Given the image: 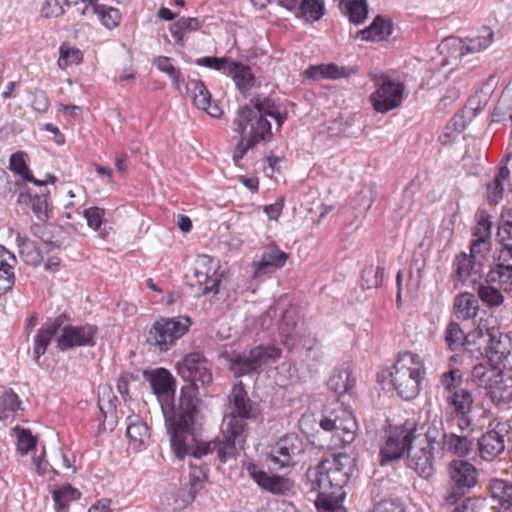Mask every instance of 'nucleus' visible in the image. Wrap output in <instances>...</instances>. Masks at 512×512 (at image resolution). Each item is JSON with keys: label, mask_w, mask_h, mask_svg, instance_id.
I'll use <instances>...</instances> for the list:
<instances>
[{"label": "nucleus", "mask_w": 512, "mask_h": 512, "mask_svg": "<svg viewBox=\"0 0 512 512\" xmlns=\"http://www.w3.org/2000/svg\"><path fill=\"white\" fill-rule=\"evenodd\" d=\"M178 375L186 384L181 388L176 415L168 418L174 431L172 436V452L180 460H184L189 447L195 442V423L199 413L198 390L213 381L211 364L200 352H190L176 364Z\"/></svg>", "instance_id": "obj_1"}, {"label": "nucleus", "mask_w": 512, "mask_h": 512, "mask_svg": "<svg viewBox=\"0 0 512 512\" xmlns=\"http://www.w3.org/2000/svg\"><path fill=\"white\" fill-rule=\"evenodd\" d=\"M230 400L233 404L227 429L223 433L222 440L210 442H195L189 447L188 454L196 459H201L209 454L216 453L221 463L233 458L237 454L236 443L244 441V432L247 427L246 419L256 418L259 414L258 406L253 403L244 388L242 382L235 384L230 394Z\"/></svg>", "instance_id": "obj_2"}, {"label": "nucleus", "mask_w": 512, "mask_h": 512, "mask_svg": "<svg viewBox=\"0 0 512 512\" xmlns=\"http://www.w3.org/2000/svg\"><path fill=\"white\" fill-rule=\"evenodd\" d=\"M353 462L349 455L340 453L322 459L316 467L307 470L311 489L318 491L316 507L319 512H346L340 497L353 473Z\"/></svg>", "instance_id": "obj_3"}, {"label": "nucleus", "mask_w": 512, "mask_h": 512, "mask_svg": "<svg viewBox=\"0 0 512 512\" xmlns=\"http://www.w3.org/2000/svg\"><path fill=\"white\" fill-rule=\"evenodd\" d=\"M422 359L412 352L399 354L390 371V382L404 400L414 399L420 392V385L425 376Z\"/></svg>", "instance_id": "obj_4"}, {"label": "nucleus", "mask_w": 512, "mask_h": 512, "mask_svg": "<svg viewBox=\"0 0 512 512\" xmlns=\"http://www.w3.org/2000/svg\"><path fill=\"white\" fill-rule=\"evenodd\" d=\"M418 427L413 421L400 425L389 426L383 444L380 446L378 458L381 466L389 465L408 455L413 442L420 437Z\"/></svg>", "instance_id": "obj_5"}, {"label": "nucleus", "mask_w": 512, "mask_h": 512, "mask_svg": "<svg viewBox=\"0 0 512 512\" xmlns=\"http://www.w3.org/2000/svg\"><path fill=\"white\" fill-rule=\"evenodd\" d=\"M191 325L188 316L159 317L149 328L146 343L154 351L167 352L188 333Z\"/></svg>", "instance_id": "obj_6"}, {"label": "nucleus", "mask_w": 512, "mask_h": 512, "mask_svg": "<svg viewBox=\"0 0 512 512\" xmlns=\"http://www.w3.org/2000/svg\"><path fill=\"white\" fill-rule=\"evenodd\" d=\"M440 436L438 430L428 426L424 436L415 440V445H412L407 455L408 466L422 478L428 479L434 474L435 460L442 456L439 446V439H442Z\"/></svg>", "instance_id": "obj_7"}, {"label": "nucleus", "mask_w": 512, "mask_h": 512, "mask_svg": "<svg viewBox=\"0 0 512 512\" xmlns=\"http://www.w3.org/2000/svg\"><path fill=\"white\" fill-rule=\"evenodd\" d=\"M281 355L280 349L272 345H259L249 351L225 352L222 357L227 361L229 370L235 377H242L254 372Z\"/></svg>", "instance_id": "obj_8"}, {"label": "nucleus", "mask_w": 512, "mask_h": 512, "mask_svg": "<svg viewBox=\"0 0 512 512\" xmlns=\"http://www.w3.org/2000/svg\"><path fill=\"white\" fill-rule=\"evenodd\" d=\"M468 339H475L474 355L486 357L493 365L500 364L510 354V338L498 329L473 331L469 333Z\"/></svg>", "instance_id": "obj_9"}, {"label": "nucleus", "mask_w": 512, "mask_h": 512, "mask_svg": "<svg viewBox=\"0 0 512 512\" xmlns=\"http://www.w3.org/2000/svg\"><path fill=\"white\" fill-rule=\"evenodd\" d=\"M276 111L275 102L270 98H252L249 105H245L237 112L234 119L235 132H243L247 127L256 130V127L267 126L269 138H273L271 124L267 116H271Z\"/></svg>", "instance_id": "obj_10"}, {"label": "nucleus", "mask_w": 512, "mask_h": 512, "mask_svg": "<svg viewBox=\"0 0 512 512\" xmlns=\"http://www.w3.org/2000/svg\"><path fill=\"white\" fill-rule=\"evenodd\" d=\"M376 87L370 95L374 110L378 113H387L402 104L405 86L402 82L393 80L385 75L372 78Z\"/></svg>", "instance_id": "obj_11"}, {"label": "nucleus", "mask_w": 512, "mask_h": 512, "mask_svg": "<svg viewBox=\"0 0 512 512\" xmlns=\"http://www.w3.org/2000/svg\"><path fill=\"white\" fill-rule=\"evenodd\" d=\"M150 385L161 404V409L165 418V425L170 436V445L172 446L173 430L171 429L168 418L176 415L178 407L174 408V379L170 372L164 368L157 369L150 377Z\"/></svg>", "instance_id": "obj_12"}, {"label": "nucleus", "mask_w": 512, "mask_h": 512, "mask_svg": "<svg viewBox=\"0 0 512 512\" xmlns=\"http://www.w3.org/2000/svg\"><path fill=\"white\" fill-rule=\"evenodd\" d=\"M60 329L61 333L56 338V347L61 352L77 347H93L96 344L98 327L94 324L65 325L64 323Z\"/></svg>", "instance_id": "obj_13"}, {"label": "nucleus", "mask_w": 512, "mask_h": 512, "mask_svg": "<svg viewBox=\"0 0 512 512\" xmlns=\"http://www.w3.org/2000/svg\"><path fill=\"white\" fill-rule=\"evenodd\" d=\"M304 450V442L297 434H286L271 446L270 467L273 469L292 467L296 463V457L301 455Z\"/></svg>", "instance_id": "obj_14"}, {"label": "nucleus", "mask_w": 512, "mask_h": 512, "mask_svg": "<svg viewBox=\"0 0 512 512\" xmlns=\"http://www.w3.org/2000/svg\"><path fill=\"white\" fill-rule=\"evenodd\" d=\"M320 426L326 431L333 432L336 442H340L342 446L349 445L355 440L358 427L353 413L346 409L323 416Z\"/></svg>", "instance_id": "obj_15"}, {"label": "nucleus", "mask_w": 512, "mask_h": 512, "mask_svg": "<svg viewBox=\"0 0 512 512\" xmlns=\"http://www.w3.org/2000/svg\"><path fill=\"white\" fill-rule=\"evenodd\" d=\"M451 478V492L446 497L450 503H455L457 498L463 496L477 482V470L465 460H453L449 465Z\"/></svg>", "instance_id": "obj_16"}, {"label": "nucleus", "mask_w": 512, "mask_h": 512, "mask_svg": "<svg viewBox=\"0 0 512 512\" xmlns=\"http://www.w3.org/2000/svg\"><path fill=\"white\" fill-rule=\"evenodd\" d=\"M69 320L67 314L62 313L56 317L48 318L33 338V359L39 362L42 355L46 353L52 339L57 335L60 328Z\"/></svg>", "instance_id": "obj_17"}, {"label": "nucleus", "mask_w": 512, "mask_h": 512, "mask_svg": "<svg viewBox=\"0 0 512 512\" xmlns=\"http://www.w3.org/2000/svg\"><path fill=\"white\" fill-rule=\"evenodd\" d=\"M487 282L498 284L504 291L512 290V249L502 246L498 263L486 274Z\"/></svg>", "instance_id": "obj_18"}, {"label": "nucleus", "mask_w": 512, "mask_h": 512, "mask_svg": "<svg viewBox=\"0 0 512 512\" xmlns=\"http://www.w3.org/2000/svg\"><path fill=\"white\" fill-rule=\"evenodd\" d=\"M288 258V254L277 246H268L262 253L258 262H253L254 277L259 278L271 274L282 268Z\"/></svg>", "instance_id": "obj_19"}, {"label": "nucleus", "mask_w": 512, "mask_h": 512, "mask_svg": "<svg viewBox=\"0 0 512 512\" xmlns=\"http://www.w3.org/2000/svg\"><path fill=\"white\" fill-rule=\"evenodd\" d=\"M268 125L256 127V130L249 128V131L246 132H237L240 135V139L233 153V160L235 164L243 159L248 150L255 147L257 144L261 142H269L272 139L269 138Z\"/></svg>", "instance_id": "obj_20"}, {"label": "nucleus", "mask_w": 512, "mask_h": 512, "mask_svg": "<svg viewBox=\"0 0 512 512\" xmlns=\"http://www.w3.org/2000/svg\"><path fill=\"white\" fill-rule=\"evenodd\" d=\"M247 470L249 475L261 488L273 494H283L290 489V482L287 478L278 475H269L260 470L255 464H249Z\"/></svg>", "instance_id": "obj_21"}, {"label": "nucleus", "mask_w": 512, "mask_h": 512, "mask_svg": "<svg viewBox=\"0 0 512 512\" xmlns=\"http://www.w3.org/2000/svg\"><path fill=\"white\" fill-rule=\"evenodd\" d=\"M453 268L455 280L465 283L469 278L476 282L477 277L481 278L485 274L486 267L462 252L455 257Z\"/></svg>", "instance_id": "obj_22"}, {"label": "nucleus", "mask_w": 512, "mask_h": 512, "mask_svg": "<svg viewBox=\"0 0 512 512\" xmlns=\"http://www.w3.org/2000/svg\"><path fill=\"white\" fill-rule=\"evenodd\" d=\"M429 426L434 427L441 434L440 437L442 439H439V446L442 455L444 451H448L459 456H464L471 450L472 442L467 437L444 432L441 422H432Z\"/></svg>", "instance_id": "obj_23"}, {"label": "nucleus", "mask_w": 512, "mask_h": 512, "mask_svg": "<svg viewBox=\"0 0 512 512\" xmlns=\"http://www.w3.org/2000/svg\"><path fill=\"white\" fill-rule=\"evenodd\" d=\"M48 196V190L32 195L29 190L24 189L19 193L17 202L22 207H30L39 221L46 222L51 217L47 202Z\"/></svg>", "instance_id": "obj_24"}, {"label": "nucleus", "mask_w": 512, "mask_h": 512, "mask_svg": "<svg viewBox=\"0 0 512 512\" xmlns=\"http://www.w3.org/2000/svg\"><path fill=\"white\" fill-rule=\"evenodd\" d=\"M355 385L352 366L349 362H344L336 367L328 382V388L338 396H342L349 392Z\"/></svg>", "instance_id": "obj_25"}, {"label": "nucleus", "mask_w": 512, "mask_h": 512, "mask_svg": "<svg viewBox=\"0 0 512 512\" xmlns=\"http://www.w3.org/2000/svg\"><path fill=\"white\" fill-rule=\"evenodd\" d=\"M356 72L355 69L347 66H339L335 63L312 65L305 71V76L310 79H332L347 78Z\"/></svg>", "instance_id": "obj_26"}, {"label": "nucleus", "mask_w": 512, "mask_h": 512, "mask_svg": "<svg viewBox=\"0 0 512 512\" xmlns=\"http://www.w3.org/2000/svg\"><path fill=\"white\" fill-rule=\"evenodd\" d=\"M227 76L231 77L237 89L245 95L255 84V75L251 68L238 61H232L228 67Z\"/></svg>", "instance_id": "obj_27"}, {"label": "nucleus", "mask_w": 512, "mask_h": 512, "mask_svg": "<svg viewBox=\"0 0 512 512\" xmlns=\"http://www.w3.org/2000/svg\"><path fill=\"white\" fill-rule=\"evenodd\" d=\"M478 447L481 458L491 461L504 450V436L495 430H490L478 440Z\"/></svg>", "instance_id": "obj_28"}, {"label": "nucleus", "mask_w": 512, "mask_h": 512, "mask_svg": "<svg viewBox=\"0 0 512 512\" xmlns=\"http://www.w3.org/2000/svg\"><path fill=\"white\" fill-rule=\"evenodd\" d=\"M467 335L461 330L460 326L456 322H450L445 330V341L452 351L458 350L463 347L466 351L472 355L476 354L475 339H468Z\"/></svg>", "instance_id": "obj_29"}, {"label": "nucleus", "mask_w": 512, "mask_h": 512, "mask_svg": "<svg viewBox=\"0 0 512 512\" xmlns=\"http://www.w3.org/2000/svg\"><path fill=\"white\" fill-rule=\"evenodd\" d=\"M510 179V170L506 165L498 168L493 179L486 185V198L489 204H498L504 194V185Z\"/></svg>", "instance_id": "obj_30"}, {"label": "nucleus", "mask_w": 512, "mask_h": 512, "mask_svg": "<svg viewBox=\"0 0 512 512\" xmlns=\"http://www.w3.org/2000/svg\"><path fill=\"white\" fill-rule=\"evenodd\" d=\"M487 394L497 404L512 401V376L499 372Z\"/></svg>", "instance_id": "obj_31"}, {"label": "nucleus", "mask_w": 512, "mask_h": 512, "mask_svg": "<svg viewBox=\"0 0 512 512\" xmlns=\"http://www.w3.org/2000/svg\"><path fill=\"white\" fill-rule=\"evenodd\" d=\"M479 311L478 299L474 294L463 292L454 299V313L458 319L469 320L477 316Z\"/></svg>", "instance_id": "obj_32"}, {"label": "nucleus", "mask_w": 512, "mask_h": 512, "mask_svg": "<svg viewBox=\"0 0 512 512\" xmlns=\"http://www.w3.org/2000/svg\"><path fill=\"white\" fill-rule=\"evenodd\" d=\"M493 39V30L489 27H483L477 36L467 37L465 40L460 41V54L465 55L480 52L488 48L493 42Z\"/></svg>", "instance_id": "obj_33"}, {"label": "nucleus", "mask_w": 512, "mask_h": 512, "mask_svg": "<svg viewBox=\"0 0 512 512\" xmlns=\"http://www.w3.org/2000/svg\"><path fill=\"white\" fill-rule=\"evenodd\" d=\"M393 32V23L390 19L377 16L373 22L360 32L362 40L381 41L389 37Z\"/></svg>", "instance_id": "obj_34"}, {"label": "nucleus", "mask_w": 512, "mask_h": 512, "mask_svg": "<svg viewBox=\"0 0 512 512\" xmlns=\"http://www.w3.org/2000/svg\"><path fill=\"white\" fill-rule=\"evenodd\" d=\"M16 242L19 254L26 264L36 267L43 262L42 251L34 241L17 234Z\"/></svg>", "instance_id": "obj_35"}, {"label": "nucleus", "mask_w": 512, "mask_h": 512, "mask_svg": "<svg viewBox=\"0 0 512 512\" xmlns=\"http://www.w3.org/2000/svg\"><path fill=\"white\" fill-rule=\"evenodd\" d=\"M494 284L487 282L486 277L485 281L479 283L476 287L478 298L490 308L500 306L505 299L500 287H495Z\"/></svg>", "instance_id": "obj_36"}, {"label": "nucleus", "mask_w": 512, "mask_h": 512, "mask_svg": "<svg viewBox=\"0 0 512 512\" xmlns=\"http://www.w3.org/2000/svg\"><path fill=\"white\" fill-rule=\"evenodd\" d=\"M27 153L18 151L13 153L9 159V169L20 176L24 181L31 182L35 185H40V181L32 174L27 164ZM43 182H41L42 184Z\"/></svg>", "instance_id": "obj_37"}, {"label": "nucleus", "mask_w": 512, "mask_h": 512, "mask_svg": "<svg viewBox=\"0 0 512 512\" xmlns=\"http://www.w3.org/2000/svg\"><path fill=\"white\" fill-rule=\"evenodd\" d=\"M186 90L198 109H205L210 106L211 93L203 81L189 79L186 84Z\"/></svg>", "instance_id": "obj_38"}, {"label": "nucleus", "mask_w": 512, "mask_h": 512, "mask_svg": "<svg viewBox=\"0 0 512 512\" xmlns=\"http://www.w3.org/2000/svg\"><path fill=\"white\" fill-rule=\"evenodd\" d=\"M293 11L297 17L303 18L307 22H315L324 15L325 5L321 0H302Z\"/></svg>", "instance_id": "obj_39"}, {"label": "nucleus", "mask_w": 512, "mask_h": 512, "mask_svg": "<svg viewBox=\"0 0 512 512\" xmlns=\"http://www.w3.org/2000/svg\"><path fill=\"white\" fill-rule=\"evenodd\" d=\"M81 493L71 485L55 489L52 492L56 512H68L69 504L80 498Z\"/></svg>", "instance_id": "obj_40"}, {"label": "nucleus", "mask_w": 512, "mask_h": 512, "mask_svg": "<svg viewBox=\"0 0 512 512\" xmlns=\"http://www.w3.org/2000/svg\"><path fill=\"white\" fill-rule=\"evenodd\" d=\"M340 8L354 24L362 23L368 14L366 0H341Z\"/></svg>", "instance_id": "obj_41"}, {"label": "nucleus", "mask_w": 512, "mask_h": 512, "mask_svg": "<svg viewBox=\"0 0 512 512\" xmlns=\"http://www.w3.org/2000/svg\"><path fill=\"white\" fill-rule=\"evenodd\" d=\"M499 372L500 371L493 367V364L487 366L480 363L473 367L471 371V381L478 387H483L488 391L494 379L499 376Z\"/></svg>", "instance_id": "obj_42"}, {"label": "nucleus", "mask_w": 512, "mask_h": 512, "mask_svg": "<svg viewBox=\"0 0 512 512\" xmlns=\"http://www.w3.org/2000/svg\"><path fill=\"white\" fill-rule=\"evenodd\" d=\"M128 426L126 434L135 446H140L149 438V428L138 416L128 417Z\"/></svg>", "instance_id": "obj_43"}, {"label": "nucleus", "mask_w": 512, "mask_h": 512, "mask_svg": "<svg viewBox=\"0 0 512 512\" xmlns=\"http://www.w3.org/2000/svg\"><path fill=\"white\" fill-rule=\"evenodd\" d=\"M202 22L195 17H182L170 26V33L175 38L177 44L183 46L184 34L191 31H197L201 28Z\"/></svg>", "instance_id": "obj_44"}, {"label": "nucleus", "mask_w": 512, "mask_h": 512, "mask_svg": "<svg viewBox=\"0 0 512 512\" xmlns=\"http://www.w3.org/2000/svg\"><path fill=\"white\" fill-rule=\"evenodd\" d=\"M154 64L158 70L167 74L172 81V86L175 90L181 91V85L184 83V78L179 68L171 63V59L167 56H158L154 60Z\"/></svg>", "instance_id": "obj_45"}, {"label": "nucleus", "mask_w": 512, "mask_h": 512, "mask_svg": "<svg viewBox=\"0 0 512 512\" xmlns=\"http://www.w3.org/2000/svg\"><path fill=\"white\" fill-rule=\"evenodd\" d=\"M92 12L96 14L101 23L108 29H113L120 24L121 14L118 9L107 5H93Z\"/></svg>", "instance_id": "obj_46"}, {"label": "nucleus", "mask_w": 512, "mask_h": 512, "mask_svg": "<svg viewBox=\"0 0 512 512\" xmlns=\"http://www.w3.org/2000/svg\"><path fill=\"white\" fill-rule=\"evenodd\" d=\"M385 268L381 266L368 265L361 273V287L373 289L379 287L384 279Z\"/></svg>", "instance_id": "obj_47"}, {"label": "nucleus", "mask_w": 512, "mask_h": 512, "mask_svg": "<svg viewBox=\"0 0 512 512\" xmlns=\"http://www.w3.org/2000/svg\"><path fill=\"white\" fill-rule=\"evenodd\" d=\"M298 321L299 316L295 309H288L283 313L279 322V331L286 342L294 339Z\"/></svg>", "instance_id": "obj_48"}, {"label": "nucleus", "mask_w": 512, "mask_h": 512, "mask_svg": "<svg viewBox=\"0 0 512 512\" xmlns=\"http://www.w3.org/2000/svg\"><path fill=\"white\" fill-rule=\"evenodd\" d=\"M83 61V54L80 49L63 43L59 48L58 66L66 69L73 64H80Z\"/></svg>", "instance_id": "obj_49"}, {"label": "nucleus", "mask_w": 512, "mask_h": 512, "mask_svg": "<svg viewBox=\"0 0 512 512\" xmlns=\"http://www.w3.org/2000/svg\"><path fill=\"white\" fill-rule=\"evenodd\" d=\"M451 399L456 415H465L471 412L473 399L471 393L466 389L455 390Z\"/></svg>", "instance_id": "obj_50"}, {"label": "nucleus", "mask_w": 512, "mask_h": 512, "mask_svg": "<svg viewBox=\"0 0 512 512\" xmlns=\"http://www.w3.org/2000/svg\"><path fill=\"white\" fill-rule=\"evenodd\" d=\"M490 251V242L483 238H475L471 241L470 252L467 256L479 262L483 266L488 265V254Z\"/></svg>", "instance_id": "obj_51"}, {"label": "nucleus", "mask_w": 512, "mask_h": 512, "mask_svg": "<svg viewBox=\"0 0 512 512\" xmlns=\"http://www.w3.org/2000/svg\"><path fill=\"white\" fill-rule=\"evenodd\" d=\"M233 60L228 57L205 56L197 58L195 64L212 70L222 71L227 75L228 67Z\"/></svg>", "instance_id": "obj_52"}, {"label": "nucleus", "mask_w": 512, "mask_h": 512, "mask_svg": "<svg viewBox=\"0 0 512 512\" xmlns=\"http://www.w3.org/2000/svg\"><path fill=\"white\" fill-rule=\"evenodd\" d=\"M493 498L501 501L512 500V484L503 479H493L489 485Z\"/></svg>", "instance_id": "obj_53"}, {"label": "nucleus", "mask_w": 512, "mask_h": 512, "mask_svg": "<svg viewBox=\"0 0 512 512\" xmlns=\"http://www.w3.org/2000/svg\"><path fill=\"white\" fill-rule=\"evenodd\" d=\"M463 382V375L462 372L457 369L453 368L441 376V384L444 387L446 391L449 393L454 394L455 390H460V385Z\"/></svg>", "instance_id": "obj_54"}, {"label": "nucleus", "mask_w": 512, "mask_h": 512, "mask_svg": "<svg viewBox=\"0 0 512 512\" xmlns=\"http://www.w3.org/2000/svg\"><path fill=\"white\" fill-rule=\"evenodd\" d=\"M20 401L18 395L12 390L5 391L0 396V418L7 417L6 413H12L18 410Z\"/></svg>", "instance_id": "obj_55"}, {"label": "nucleus", "mask_w": 512, "mask_h": 512, "mask_svg": "<svg viewBox=\"0 0 512 512\" xmlns=\"http://www.w3.org/2000/svg\"><path fill=\"white\" fill-rule=\"evenodd\" d=\"M31 232L35 237L40 238L46 247H48L47 253L53 249H59L62 245V242L58 239H53L52 236H48L46 232V228L42 224H33L31 225Z\"/></svg>", "instance_id": "obj_56"}, {"label": "nucleus", "mask_w": 512, "mask_h": 512, "mask_svg": "<svg viewBox=\"0 0 512 512\" xmlns=\"http://www.w3.org/2000/svg\"><path fill=\"white\" fill-rule=\"evenodd\" d=\"M83 215L87 221V225L94 230H98L103 223L105 210L103 208L94 206L85 209Z\"/></svg>", "instance_id": "obj_57"}, {"label": "nucleus", "mask_w": 512, "mask_h": 512, "mask_svg": "<svg viewBox=\"0 0 512 512\" xmlns=\"http://www.w3.org/2000/svg\"><path fill=\"white\" fill-rule=\"evenodd\" d=\"M36 438L29 430L22 429L18 434L17 450L21 455H26L36 446Z\"/></svg>", "instance_id": "obj_58"}, {"label": "nucleus", "mask_w": 512, "mask_h": 512, "mask_svg": "<svg viewBox=\"0 0 512 512\" xmlns=\"http://www.w3.org/2000/svg\"><path fill=\"white\" fill-rule=\"evenodd\" d=\"M66 2L64 0H46L42 7V14L49 17H59L65 13Z\"/></svg>", "instance_id": "obj_59"}, {"label": "nucleus", "mask_w": 512, "mask_h": 512, "mask_svg": "<svg viewBox=\"0 0 512 512\" xmlns=\"http://www.w3.org/2000/svg\"><path fill=\"white\" fill-rule=\"evenodd\" d=\"M196 277L200 284H203L202 293L207 295L209 293L217 294L219 292L220 279L218 277L210 278L206 273L196 272Z\"/></svg>", "instance_id": "obj_60"}, {"label": "nucleus", "mask_w": 512, "mask_h": 512, "mask_svg": "<svg viewBox=\"0 0 512 512\" xmlns=\"http://www.w3.org/2000/svg\"><path fill=\"white\" fill-rule=\"evenodd\" d=\"M491 221L489 216L480 215L477 225L473 228V236L475 238H483L486 241L490 240L491 235Z\"/></svg>", "instance_id": "obj_61"}, {"label": "nucleus", "mask_w": 512, "mask_h": 512, "mask_svg": "<svg viewBox=\"0 0 512 512\" xmlns=\"http://www.w3.org/2000/svg\"><path fill=\"white\" fill-rule=\"evenodd\" d=\"M497 237L503 247L512 249V220L505 221L498 227Z\"/></svg>", "instance_id": "obj_62"}, {"label": "nucleus", "mask_w": 512, "mask_h": 512, "mask_svg": "<svg viewBox=\"0 0 512 512\" xmlns=\"http://www.w3.org/2000/svg\"><path fill=\"white\" fill-rule=\"evenodd\" d=\"M15 284L14 269L1 270L0 269V295L9 292Z\"/></svg>", "instance_id": "obj_63"}, {"label": "nucleus", "mask_w": 512, "mask_h": 512, "mask_svg": "<svg viewBox=\"0 0 512 512\" xmlns=\"http://www.w3.org/2000/svg\"><path fill=\"white\" fill-rule=\"evenodd\" d=\"M50 106L48 96L43 90H36L33 95L32 107L35 111L45 113Z\"/></svg>", "instance_id": "obj_64"}]
</instances>
